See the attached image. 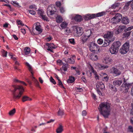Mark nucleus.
Listing matches in <instances>:
<instances>
[{"instance_id":"nucleus-1","label":"nucleus","mask_w":133,"mask_h":133,"mask_svg":"<svg viewBox=\"0 0 133 133\" xmlns=\"http://www.w3.org/2000/svg\"><path fill=\"white\" fill-rule=\"evenodd\" d=\"M110 104L107 102L100 103L98 108L100 114L105 118H108L111 111Z\"/></svg>"},{"instance_id":"nucleus-2","label":"nucleus","mask_w":133,"mask_h":133,"mask_svg":"<svg viewBox=\"0 0 133 133\" xmlns=\"http://www.w3.org/2000/svg\"><path fill=\"white\" fill-rule=\"evenodd\" d=\"M13 86L14 89L12 91L13 98L14 101L18 100L21 97L24 91V89L22 86L14 85Z\"/></svg>"},{"instance_id":"nucleus-3","label":"nucleus","mask_w":133,"mask_h":133,"mask_svg":"<svg viewBox=\"0 0 133 133\" xmlns=\"http://www.w3.org/2000/svg\"><path fill=\"white\" fill-rule=\"evenodd\" d=\"M105 14L104 12H102L96 14H88L85 16L84 19L85 20L88 21L96 17L103 16Z\"/></svg>"},{"instance_id":"nucleus-4","label":"nucleus","mask_w":133,"mask_h":133,"mask_svg":"<svg viewBox=\"0 0 133 133\" xmlns=\"http://www.w3.org/2000/svg\"><path fill=\"white\" fill-rule=\"evenodd\" d=\"M89 47L90 50L93 52L98 53L100 52L99 46L93 41L90 43Z\"/></svg>"},{"instance_id":"nucleus-5","label":"nucleus","mask_w":133,"mask_h":133,"mask_svg":"<svg viewBox=\"0 0 133 133\" xmlns=\"http://www.w3.org/2000/svg\"><path fill=\"white\" fill-rule=\"evenodd\" d=\"M72 29L71 32L76 36H80L83 34V29L82 28L74 26L72 28Z\"/></svg>"},{"instance_id":"nucleus-6","label":"nucleus","mask_w":133,"mask_h":133,"mask_svg":"<svg viewBox=\"0 0 133 133\" xmlns=\"http://www.w3.org/2000/svg\"><path fill=\"white\" fill-rule=\"evenodd\" d=\"M26 65L28 66L29 71L31 74V77L32 81L34 82L35 85L36 87L40 88L38 81L36 79L35 77H34V73L32 71L31 66L28 62L26 63Z\"/></svg>"},{"instance_id":"nucleus-7","label":"nucleus","mask_w":133,"mask_h":133,"mask_svg":"<svg viewBox=\"0 0 133 133\" xmlns=\"http://www.w3.org/2000/svg\"><path fill=\"white\" fill-rule=\"evenodd\" d=\"M122 18V15L119 14L117 13L114 17L111 19L110 21L113 24H116L121 21Z\"/></svg>"},{"instance_id":"nucleus-8","label":"nucleus","mask_w":133,"mask_h":133,"mask_svg":"<svg viewBox=\"0 0 133 133\" xmlns=\"http://www.w3.org/2000/svg\"><path fill=\"white\" fill-rule=\"evenodd\" d=\"M113 32H112L107 31V32L104 34V37L108 40H110L111 41H114L115 39V37L113 36Z\"/></svg>"},{"instance_id":"nucleus-9","label":"nucleus","mask_w":133,"mask_h":133,"mask_svg":"<svg viewBox=\"0 0 133 133\" xmlns=\"http://www.w3.org/2000/svg\"><path fill=\"white\" fill-rule=\"evenodd\" d=\"M47 14L49 16L54 14L56 11V9L54 5H51L48 6L47 9Z\"/></svg>"},{"instance_id":"nucleus-10","label":"nucleus","mask_w":133,"mask_h":133,"mask_svg":"<svg viewBox=\"0 0 133 133\" xmlns=\"http://www.w3.org/2000/svg\"><path fill=\"white\" fill-rule=\"evenodd\" d=\"M45 45L48 47L47 50L48 51H49L51 52L54 53V52L53 49H55L57 48L56 46L55 45L54 43H46Z\"/></svg>"},{"instance_id":"nucleus-11","label":"nucleus","mask_w":133,"mask_h":133,"mask_svg":"<svg viewBox=\"0 0 133 133\" xmlns=\"http://www.w3.org/2000/svg\"><path fill=\"white\" fill-rule=\"evenodd\" d=\"M125 29V26L120 25L118 27H116L114 30V32L117 35L121 33Z\"/></svg>"},{"instance_id":"nucleus-12","label":"nucleus","mask_w":133,"mask_h":133,"mask_svg":"<svg viewBox=\"0 0 133 133\" xmlns=\"http://www.w3.org/2000/svg\"><path fill=\"white\" fill-rule=\"evenodd\" d=\"M111 72L116 76H118L121 75V72L117 68L115 67H112L110 69Z\"/></svg>"},{"instance_id":"nucleus-13","label":"nucleus","mask_w":133,"mask_h":133,"mask_svg":"<svg viewBox=\"0 0 133 133\" xmlns=\"http://www.w3.org/2000/svg\"><path fill=\"white\" fill-rule=\"evenodd\" d=\"M69 68V65L67 63H63V65L59 70L61 71L62 73L65 74V73L63 71L65 72L66 71L67 69Z\"/></svg>"},{"instance_id":"nucleus-14","label":"nucleus","mask_w":133,"mask_h":133,"mask_svg":"<svg viewBox=\"0 0 133 133\" xmlns=\"http://www.w3.org/2000/svg\"><path fill=\"white\" fill-rule=\"evenodd\" d=\"M113 61L111 58L109 57H105L102 59V61L104 63L109 65Z\"/></svg>"},{"instance_id":"nucleus-15","label":"nucleus","mask_w":133,"mask_h":133,"mask_svg":"<svg viewBox=\"0 0 133 133\" xmlns=\"http://www.w3.org/2000/svg\"><path fill=\"white\" fill-rule=\"evenodd\" d=\"M121 45V43L119 41H117L114 42L112 44L111 46L117 49L118 50L119 47Z\"/></svg>"},{"instance_id":"nucleus-16","label":"nucleus","mask_w":133,"mask_h":133,"mask_svg":"<svg viewBox=\"0 0 133 133\" xmlns=\"http://www.w3.org/2000/svg\"><path fill=\"white\" fill-rule=\"evenodd\" d=\"M90 69L91 71L95 75V78L96 79H99V76L97 74V72L94 69L93 67L91 65H90Z\"/></svg>"},{"instance_id":"nucleus-17","label":"nucleus","mask_w":133,"mask_h":133,"mask_svg":"<svg viewBox=\"0 0 133 133\" xmlns=\"http://www.w3.org/2000/svg\"><path fill=\"white\" fill-rule=\"evenodd\" d=\"M109 50L110 53L112 54H116L118 52V50L117 49L111 46V47L110 48Z\"/></svg>"},{"instance_id":"nucleus-18","label":"nucleus","mask_w":133,"mask_h":133,"mask_svg":"<svg viewBox=\"0 0 133 133\" xmlns=\"http://www.w3.org/2000/svg\"><path fill=\"white\" fill-rule=\"evenodd\" d=\"M97 53L91 54L90 56V58L93 61H97L98 59V57L97 55Z\"/></svg>"},{"instance_id":"nucleus-19","label":"nucleus","mask_w":133,"mask_h":133,"mask_svg":"<svg viewBox=\"0 0 133 133\" xmlns=\"http://www.w3.org/2000/svg\"><path fill=\"white\" fill-rule=\"evenodd\" d=\"M35 29L36 31L38 32L39 34H40L42 32V29H41V26L39 24H36V25Z\"/></svg>"},{"instance_id":"nucleus-20","label":"nucleus","mask_w":133,"mask_h":133,"mask_svg":"<svg viewBox=\"0 0 133 133\" xmlns=\"http://www.w3.org/2000/svg\"><path fill=\"white\" fill-rule=\"evenodd\" d=\"M75 20L77 22H80L82 20V16L79 15H77L74 17Z\"/></svg>"},{"instance_id":"nucleus-21","label":"nucleus","mask_w":133,"mask_h":133,"mask_svg":"<svg viewBox=\"0 0 133 133\" xmlns=\"http://www.w3.org/2000/svg\"><path fill=\"white\" fill-rule=\"evenodd\" d=\"M122 83V80H115L113 82V84L115 86H119Z\"/></svg>"},{"instance_id":"nucleus-22","label":"nucleus","mask_w":133,"mask_h":133,"mask_svg":"<svg viewBox=\"0 0 133 133\" xmlns=\"http://www.w3.org/2000/svg\"><path fill=\"white\" fill-rule=\"evenodd\" d=\"M88 38L85 36L84 34L81 37V41L82 42V43L84 44L87 40Z\"/></svg>"},{"instance_id":"nucleus-23","label":"nucleus","mask_w":133,"mask_h":133,"mask_svg":"<svg viewBox=\"0 0 133 133\" xmlns=\"http://www.w3.org/2000/svg\"><path fill=\"white\" fill-rule=\"evenodd\" d=\"M97 66L100 70H103L108 68V67L107 65L104 66V65H102L100 64H98Z\"/></svg>"},{"instance_id":"nucleus-24","label":"nucleus","mask_w":133,"mask_h":133,"mask_svg":"<svg viewBox=\"0 0 133 133\" xmlns=\"http://www.w3.org/2000/svg\"><path fill=\"white\" fill-rule=\"evenodd\" d=\"M92 29H90L87 30L84 34L89 38L91 34H92Z\"/></svg>"},{"instance_id":"nucleus-25","label":"nucleus","mask_w":133,"mask_h":133,"mask_svg":"<svg viewBox=\"0 0 133 133\" xmlns=\"http://www.w3.org/2000/svg\"><path fill=\"white\" fill-rule=\"evenodd\" d=\"M75 80V78L73 76H70L68 79L67 80V82L68 83H72L74 82Z\"/></svg>"},{"instance_id":"nucleus-26","label":"nucleus","mask_w":133,"mask_h":133,"mask_svg":"<svg viewBox=\"0 0 133 133\" xmlns=\"http://www.w3.org/2000/svg\"><path fill=\"white\" fill-rule=\"evenodd\" d=\"M129 43L128 41L125 42V54L129 50Z\"/></svg>"},{"instance_id":"nucleus-27","label":"nucleus","mask_w":133,"mask_h":133,"mask_svg":"<svg viewBox=\"0 0 133 133\" xmlns=\"http://www.w3.org/2000/svg\"><path fill=\"white\" fill-rule=\"evenodd\" d=\"M56 22L58 23H61L63 21V19L62 17L60 16H57L56 18Z\"/></svg>"},{"instance_id":"nucleus-28","label":"nucleus","mask_w":133,"mask_h":133,"mask_svg":"<svg viewBox=\"0 0 133 133\" xmlns=\"http://www.w3.org/2000/svg\"><path fill=\"white\" fill-rule=\"evenodd\" d=\"M112 42V41H111L110 40H108V39L105 40L103 46V47L107 46L111 42Z\"/></svg>"},{"instance_id":"nucleus-29","label":"nucleus","mask_w":133,"mask_h":133,"mask_svg":"<svg viewBox=\"0 0 133 133\" xmlns=\"http://www.w3.org/2000/svg\"><path fill=\"white\" fill-rule=\"evenodd\" d=\"M25 54V55L29 54L30 52V49L29 48L26 47L24 50Z\"/></svg>"},{"instance_id":"nucleus-30","label":"nucleus","mask_w":133,"mask_h":133,"mask_svg":"<svg viewBox=\"0 0 133 133\" xmlns=\"http://www.w3.org/2000/svg\"><path fill=\"white\" fill-rule=\"evenodd\" d=\"M63 130V127L60 124L59 127L56 129V131L57 133H61Z\"/></svg>"},{"instance_id":"nucleus-31","label":"nucleus","mask_w":133,"mask_h":133,"mask_svg":"<svg viewBox=\"0 0 133 133\" xmlns=\"http://www.w3.org/2000/svg\"><path fill=\"white\" fill-rule=\"evenodd\" d=\"M67 63L70 64H73L75 62L74 59L73 58H69L67 60Z\"/></svg>"},{"instance_id":"nucleus-32","label":"nucleus","mask_w":133,"mask_h":133,"mask_svg":"<svg viewBox=\"0 0 133 133\" xmlns=\"http://www.w3.org/2000/svg\"><path fill=\"white\" fill-rule=\"evenodd\" d=\"M31 99L29 97L26 96H23L22 98V101L23 102H24L27 101H31Z\"/></svg>"},{"instance_id":"nucleus-33","label":"nucleus","mask_w":133,"mask_h":133,"mask_svg":"<svg viewBox=\"0 0 133 133\" xmlns=\"http://www.w3.org/2000/svg\"><path fill=\"white\" fill-rule=\"evenodd\" d=\"M130 4V7L133 10V1H129L125 3V6H128Z\"/></svg>"},{"instance_id":"nucleus-34","label":"nucleus","mask_w":133,"mask_h":133,"mask_svg":"<svg viewBox=\"0 0 133 133\" xmlns=\"http://www.w3.org/2000/svg\"><path fill=\"white\" fill-rule=\"evenodd\" d=\"M119 51L122 54H125V43L123 45L122 47L120 49Z\"/></svg>"},{"instance_id":"nucleus-35","label":"nucleus","mask_w":133,"mask_h":133,"mask_svg":"<svg viewBox=\"0 0 133 133\" xmlns=\"http://www.w3.org/2000/svg\"><path fill=\"white\" fill-rule=\"evenodd\" d=\"M132 84L128 83L127 84V83H125V92L126 91H128V89L131 86Z\"/></svg>"},{"instance_id":"nucleus-36","label":"nucleus","mask_w":133,"mask_h":133,"mask_svg":"<svg viewBox=\"0 0 133 133\" xmlns=\"http://www.w3.org/2000/svg\"><path fill=\"white\" fill-rule=\"evenodd\" d=\"M64 114V111L62 109H59L57 112V114L58 116H62Z\"/></svg>"},{"instance_id":"nucleus-37","label":"nucleus","mask_w":133,"mask_h":133,"mask_svg":"<svg viewBox=\"0 0 133 133\" xmlns=\"http://www.w3.org/2000/svg\"><path fill=\"white\" fill-rule=\"evenodd\" d=\"M67 24L65 22H63L61 24V26L62 29L66 28L67 26Z\"/></svg>"},{"instance_id":"nucleus-38","label":"nucleus","mask_w":133,"mask_h":133,"mask_svg":"<svg viewBox=\"0 0 133 133\" xmlns=\"http://www.w3.org/2000/svg\"><path fill=\"white\" fill-rule=\"evenodd\" d=\"M14 82L16 83H19L22 84H23L24 85H26V84L24 82L22 81H20L19 80L16 79H15L14 80Z\"/></svg>"},{"instance_id":"nucleus-39","label":"nucleus","mask_w":133,"mask_h":133,"mask_svg":"<svg viewBox=\"0 0 133 133\" xmlns=\"http://www.w3.org/2000/svg\"><path fill=\"white\" fill-rule=\"evenodd\" d=\"M38 14L40 16L39 17H41L44 14V12L42 9L38 10Z\"/></svg>"},{"instance_id":"nucleus-40","label":"nucleus","mask_w":133,"mask_h":133,"mask_svg":"<svg viewBox=\"0 0 133 133\" xmlns=\"http://www.w3.org/2000/svg\"><path fill=\"white\" fill-rule=\"evenodd\" d=\"M41 18H42L44 21H49L48 18L44 14L42 15L41 17H39Z\"/></svg>"},{"instance_id":"nucleus-41","label":"nucleus","mask_w":133,"mask_h":133,"mask_svg":"<svg viewBox=\"0 0 133 133\" xmlns=\"http://www.w3.org/2000/svg\"><path fill=\"white\" fill-rule=\"evenodd\" d=\"M69 42L70 43L73 45H75L76 43L75 42V39L74 38L69 39Z\"/></svg>"},{"instance_id":"nucleus-42","label":"nucleus","mask_w":133,"mask_h":133,"mask_svg":"<svg viewBox=\"0 0 133 133\" xmlns=\"http://www.w3.org/2000/svg\"><path fill=\"white\" fill-rule=\"evenodd\" d=\"M16 110L15 109H14L12 110H11L9 112V114L10 116L13 115L15 112Z\"/></svg>"},{"instance_id":"nucleus-43","label":"nucleus","mask_w":133,"mask_h":133,"mask_svg":"<svg viewBox=\"0 0 133 133\" xmlns=\"http://www.w3.org/2000/svg\"><path fill=\"white\" fill-rule=\"evenodd\" d=\"M58 85L60 87H61V88H65L62 83L61 81V80L59 79H58Z\"/></svg>"},{"instance_id":"nucleus-44","label":"nucleus","mask_w":133,"mask_h":133,"mask_svg":"<svg viewBox=\"0 0 133 133\" xmlns=\"http://www.w3.org/2000/svg\"><path fill=\"white\" fill-rule=\"evenodd\" d=\"M71 32V31L69 28H67L65 31V33L66 35H68Z\"/></svg>"},{"instance_id":"nucleus-45","label":"nucleus","mask_w":133,"mask_h":133,"mask_svg":"<svg viewBox=\"0 0 133 133\" xmlns=\"http://www.w3.org/2000/svg\"><path fill=\"white\" fill-rule=\"evenodd\" d=\"M106 76H105L103 77V81H105L106 82H107L109 79V77H108L107 75V74H105Z\"/></svg>"},{"instance_id":"nucleus-46","label":"nucleus","mask_w":133,"mask_h":133,"mask_svg":"<svg viewBox=\"0 0 133 133\" xmlns=\"http://www.w3.org/2000/svg\"><path fill=\"white\" fill-rule=\"evenodd\" d=\"M50 81L54 84H56V82L55 81L52 76L50 77Z\"/></svg>"},{"instance_id":"nucleus-47","label":"nucleus","mask_w":133,"mask_h":133,"mask_svg":"<svg viewBox=\"0 0 133 133\" xmlns=\"http://www.w3.org/2000/svg\"><path fill=\"white\" fill-rule=\"evenodd\" d=\"M133 29V26H131L128 28L125 26V32L127 31H130Z\"/></svg>"},{"instance_id":"nucleus-48","label":"nucleus","mask_w":133,"mask_h":133,"mask_svg":"<svg viewBox=\"0 0 133 133\" xmlns=\"http://www.w3.org/2000/svg\"><path fill=\"white\" fill-rule=\"evenodd\" d=\"M2 52L3 56L6 57L7 54V51H5L4 50H3Z\"/></svg>"},{"instance_id":"nucleus-49","label":"nucleus","mask_w":133,"mask_h":133,"mask_svg":"<svg viewBox=\"0 0 133 133\" xmlns=\"http://www.w3.org/2000/svg\"><path fill=\"white\" fill-rule=\"evenodd\" d=\"M128 131L129 132H133V127L131 126H129L128 129Z\"/></svg>"},{"instance_id":"nucleus-50","label":"nucleus","mask_w":133,"mask_h":133,"mask_svg":"<svg viewBox=\"0 0 133 133\" xmlns=\"http://www.w3.org/2000/svg\"><path fill=\"white\" fill-rule=\"evenodd\" d=\"M97 42L98 44H101L103 43V39L101 38L99 39L97 41Z\"/></svg>"},{"instance_id":"nucleus-51","label":"nucleus","mask_w":133,"mask_h":133,"mask_svg":"<svg viewBox=\"0 0 133 133\" xmlns=\"http://www.w3.org/2000/svg\"><path fill=\"white\" fill-rule=\"evenodd\" d=\"M131 33V31H129L127 32H125V38L128 37L130 35Z\"/></svg>"},{"instance_id":"nucleus-52","label":"nucleus","mask_w":133,"mask_h":133,"mask_svg":"<svg viewBox=\"0 0 133 133\" xmlns=\"http://www.w3.org/2000/svg\"><path fill=\"white\" fill-rule=\"evenodd\" d=\"M29 13L31 14L34 15L36 14V12L34 10H28Z\"/></svg>"},{"instance_id":"nucleus-53","label":"nucleus","mask_w":133,"mask_h":133,"mask_svg":"<svg viewBox=\"0 0 133 133\" xmlns=\"http://www.w3.org/2000/svg\"><path fill=\"white\" fill-rule=\"evenodd\" d=\"M110 89L114 91L115 92H116L117 91V89L113 85H112L110 88Z\"/></svg>"},{"instance_id":"nucleus-54","label":"nucleus","mask_w":133,"mask_h":133,"mask_svg":"<svg viewBox=\"0 0 133 133\" xmlns=\"http://www.w3.org/2000/svg\"><path fill=\"white\" fill-rule=\"evenodd\" d=\"M57 63H59V65H61L62 64H63V62L60 59H58L57 61Z\"/></svg>"},{"instance_id":"nucleus-55","label":"nucleus","mask_w":133,"mask_h":133,"mask_svg":"<svg viewBox=\"0 0 133 133\" xmlns=\"http://www.w3.org/2000/svg\"><path fill=\"white\" fill-rule=\"evenodd\" d=\"M13 3L15 5V6H17L18 8H20L21 7V6L19 4V3L16 2V1H13Z\"/></svg>"},{"instance_id":"nucleus-56","label":"nucleus","mask_w":133,"mask_h":133,"mask_svg":"<svg viewBox=\"0 0 133 133\" xmlns=\"http://www.w3.org/2000/svg\"><path fill=\"white\" fill-rule=\"evenodd\" d=\"M60 10L61 13H63L65 11L63 7H60Z\"/></svg>"},{"instance_id":"nucleus-57","label":"nucleus","mask_w":133,"mask_h":133,"mask_svg":"<svg viewBox=\"0 0 133 133\" xmlns=\"http://www.w3.org/2000/svg\"><path fill=\"white\" fill-rule=\"evenodd\" d=\"M17 22L18 25H20L22 26H23L24 25V24L22 23V22L19 20H17Z\"/></svg>"},{"instance_id":"nucleus-58","label":"nucleus","mask_w":133,"mask_h":133,"mask_svg":"<svg viewBox=\"0 0 133 133\" xmlns=\"http://www.w3.org/2000/svg\"><path fill=\"white\" fill-rule=\"evenodd\" d=\"M56 6L60 7L61 5V3L60 2H56Z\"/></svg>"},{"instance_id":"nucleus-59","label":"nucleus","mask_w":133,"mask_h":133,"mask_svg":"<svg viewBox=\"0 0 133 133\" xmlns=\"http://www.w3.org/2000/svg\"><path fill=\"white\" fill-rule=\"evenodd\" d=\"M104 84L102 82H100L97 84L96 85V86L97 88V87H99L101 86L102 85H104Z\"/></svg>"},{"instance_id":"nucleus-60","label":"nucleus","mask_w":133,"mask_h":133,"mask_svg":"<svg viewBox=\"0 0 133 133\" xmlns=\"http://www.w3.org/2000/svg\"><path fill=\"white\" fill-rule=\"evenodd\" d=\"M129 22V20L127 17H125V24H128Z\"/></svg>"},{"instance_id":"nucleus-61","label":"nucleus","mask_w":133,"mask_h":133,"mask_svg":"<svg viewBox=\"0 0 133 133\" xmlns=\"http://www.w3.org/2000/svg\"><path fill=\"white\" fill-rule=\"evenodd\" d=\"M52 39V37L50 36H49L48 37L46 38V40L47 42H49L51 41Z\"/></svg>"},{"instance_id":"nucleus-62","label":"nucleus","mask_w":133,"mask_h":133,"mask_svg":"<svg viewBox=\"0 0 133 133\" xmlns=\"http://www.w3.org/2000/svg\"><path fill=\"white\" fill-rule=\"evenodd\" d=\"M118 6V4H113L112 6V8L113 9H115Z\"/></svg>"},{"instance_id":"nucleus-63","label":"nucleus","mask_w":133,"mask_h":133,"mask_svg":"<svg viewBox=\"0 0 133 133\" xmlns=\"http://www.w3.org/2000/svg\"><path fill=\"white\" fill-rule=\"evenodd\" d=\"M82 115L83 116H85L87 115V112L85 110H83L82 112Z\"/></svg>"},{"instance_id":"nucleus-64","label":"nucleus","mask_w":133,"mask_h":133,"mask_svg":"<svg viewBox=\"0 0 133 133\" xmlns=\"http://www.w3.org/2000/svg\"><path fill=\"white\" fill-rule=\"evenodd\" d=\"M75 71L76 72V74H77L78 75H79L80 74V71L78 68H77V69H76Z\"/></svg>"}]
</instances>
